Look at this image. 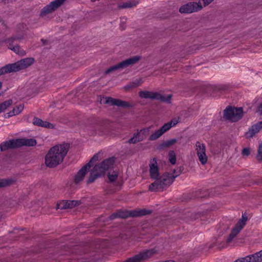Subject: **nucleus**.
Instances as JSON below:
<instances>
[{"instance_id": "nucleus-1", "label": "nucleus", "mask_w": 262, "mask_h": 262, "mask_svg": "<svg viewBox=\"0 0 262 262\" xmlns=\"http://www.w3.org/2000/svg\"><path fill=\"white\" fill-rule=\"evenodd\" d=\"M69 144L63 143L51 147L45 157V163L49 168H54L60 164L66 156Z\"/></svg>"}, {"instance_id": "nucleus-2", "label": "nucleus", "mask_w": 262, "mask_h": 262, "mask_svg": "<svg viewBox=\"0 0 262 262\" xmlns=\"http://www.w3.org/2000/svg\"><path fill=\"white\" fill-rule=\"evenodd\" d=\"M115 161L116 158L113 157L105 159L101 163L95 165L91 171L89 177L87 180V183H92L98 178L104 175L106 171L114 165Z\"/></svg>"}, {"instance_id": "nucleus-3", "label": "nucleus", "mask_w": 262, "mask_h": 262, "mask_svg": "<svg viewBox=\"0 0 262 262\" xmlns=\"http://www.w3.org/2000/svg\"><path fill=\"white\" fill-rule=\"evenodd\" d=\"M149 173L150 178L155 181L150 184L148 187V190L150 191H156L159 189H163L167 188V185H161V187H160V184H162L163 180L162 175L160 176L159 169L158 166L157 160L156 158H154L149 164Z\"/></svg>"}, {"instance_id": "nucleus-4", "label": "nucleus", "mask_w": 262, "mask_h": 262, "mask_svg": "<svg viewBox=\"0 0 262 262\" xmlns=\"http://www.w3.org/2000/svg\"><path fill=\"white\" fill-rule=\"evenodd\" d=\"M243 116V110L242 107H235L228 106L224 111V118L226 120H230L234 122L238 121Z\"/></svg>"}, {"instance_id": "nucleus-5", "label": "nucleus", "mask_w": 262, "mask_h": 262, "mask_svg": "<svg viewBox=\"0 0 262 262\" xmlns=\"http://www.w3.org/2000/svg\"><path fill=\"white\" fill-rule=\"evenodd\" d=\"M139 96L141 98L157 100L167 103H171L172 96L171 95L164 96L158 92H152L148 91H140L139 92Z\"/></svg>"}, {"instance_id": "nucleus-6", "label": "nucleus", "mask_w": 262, "mask_h": 262, "mask_svg": "<svg viewBox=\"0 0 262 262\" xmlns=\"http://www.w3.org/2000/svg\"><path fill=\"white\" fill-rule=\"evenodd\" d=\"M141 57L139 56H135L125 60H123L119 63L107 69L104 72L105 74H108L111 72L115 71L119 69H123L137 63L140 59Z\"/></svg>"}, {"instance_id": "nucleus-7", "label": "nucleus", "mask_w": 262, "mask_h": 262, "mask_svg": "<svg viewBox=\"0 0 262 262\" xmlns=\"http://www.w3.org/2000/svg\"><path fill=\"white\" fill-rule=\"evenodd\" d=\"M104 127L102 122L97 119L90 121L85 127V130L90 136L96 134L100 136L103 134Z\"/></svg>"}, {"instance_id": "nucleus-8", "label": "nucleus", "mask_w": 262, "mask_h": 262, "mask_svg": "<svg viewBox=\"0 0 262 262\" xmlns=\"http://www.w3.org/2000/svg\"><path fill=\"white\" fill-rule=\"evenodd\" d=\"M184 170V167L182 166H179L177 167L176 169L173 170L172 173L169 172H165L162 174V180L163 183L162 185H167V187L169 186L172 182L174 181L176 178L179 176ZM161 184H160V187L161 186Z\"/></svg>"}, {"instance_id": "nucleus-9", "label": "nucleus", "mask_w": 262, "mask_h": 262, "mask_svg": "<svg viewBox=\"0 0 262 262\" xmlns=\"http://www.w3.org/2000/svg\"><path fill=\"white\" fill-rule=\"evenodd\" d=\"M248 220V217L244 215L236 223L235 227L232 229L231 233L226 239V243L229 244L233 238L239 233L246 224V222Z\"/></svg>"}, {"instance_id": "nucleus-10", "label": "nucleus", "mask_w": 262, "mask_h": 262, "mask_svg": "<svg viewBox=\"0 0 262 262\" xmlns=\"http://www.w3.org/2000/svg\"><path fill=\"white\" fill-rule=\"evenodd\" d=\"M177 123L178 121L177 120H171L170 122L165 123L159 129L151 134L149 137V140L150 141L157 140L163 134L170 129L171 127L177 124Z\"/></svg>"}, {"instance_id": "nucleus-11", "label": "nucleus", "mask_w": 262, "mask_h": 262, "mask_svg": "<svg viewBox=\"0 0 262 262\" xmlns=\"http://www.w3.org/2000/svg\"><path fill=\"white\" fill-rule=\"evenodd\" d=\"M203 8L200 2H189L182 5L179 8V12L181 13H191L201 10Z\"/></svg>"}, {"instance_id": "nucleus-12", "label": "nucleus", "mask_w": 262, "mask_h": 262, "mask_svg": "<svg viewBox=\"0 0 262 262\" xmlns=\"http://www.w3.org/2000/svg\"><path fill=\"white\" fill-rule=\"evenodd\" d=\"M66 0H54L50 4L43 7L40 12V15L42 17L46 16L58 8Z\"/></svg>"}, {"instance_id": "nucleus-13", "label": "nucleus", "mask_w": 262, "mask_h": 262, "mask_svg": "<svg viewBox=\"0 0 262 262\" xmlns=\"http://www.w3.org/2000/svg\"><path fill=\"white\" fill-rule=\"evenodd\" d=\"M34 62V59L33 58H26L12 64L16 72L28 68Z\"/></svg>"}, {"instance_id": "nucleus-14", "label": "nucleus", "mask_w": 262, "mask_h": 262, "mask_svg": "<svg viewBox=\"0 0 262 262\" xmlns=\"http://www.w3.org/2000/svg\"><path fill=\"white\" fill-rule=\"evenodd\" d=\"M195 146L199 159L201 163L204 165L207 162V157L205 152V145L204 143H201L198 141L196 143Z\"/></svg>"}, {"instance_id": "nucleus-15", "label": "nucleus", "mask_w": 262, "mask_h": 262, "mask_svg": "<svg viewBox=\"0 0 262 262\" xmlns=\"http://www.w3.org/2000/svg\"><path fill=\"white\" fill-rule=\"evenodd\" d=\"M17 148H18L17 139L6 141L0 144V150L2 152L10 149H15Z\"/></svg>"}, {"instance_id": "nucleus-16", "label": "nucleus", "mask_w": 262, "mask_h": 262, "mask_svg": "<svg viewBox=\"0 0 262 262\" xmlns=\"http://www.w3.org/2000/svg\"><path fill=\"white\" fill-rule=\"evenodd\" d=\"M262 128V121L258 122L255 124L253 125L248 132L245 134L246 138H252L255 134L258 133Z\"/></svg>"}, {"instance_id": "nucleus-17", "label": "nucleus", "mask_w": 262, "mask_h": 262, "mask_svg": "<svg viewBox=\"0 0 262 262\" xmlns=\"http://www.w3.org/2000/svg\"><path fill=\"white\" fill-rule=\"evenodd\" d=\"M262 128V121L258 122L255 124L253 125L248 132L245 134L246 138H252L255 134L258 133Z\"/></svg>"}, {"instance_id": "nucleus-18", "label": "nucleus", "mask_w": 262, "mask_h": 262, "mask_svg": "<svg viewBox=\"0 0 262 262\" xmlns=\"http://www.w3.org/2000/svg\"><path fill=\"white\" fill-rule=\"evenodd\" d=\"M89 166V164H86L84 165L77 173L74 178V182L76 184H78L80 182L83 180L85 174L88 172V170L89 168L88 166Z\"/></svg>"}, {"instance_id": "nucleus-19", "label": "nucleus", "mask_w": 262, "mask_h": 262, "mask_svg": "<svg viewBox=\"0 0 262 262\" xmlns=\"http://www.w3.org/2000/svg\"><path fill=\"white\" fill-rule=\"evenodd\" d=\"M18 148L23 146H34L36 145V140L34 139L19 138L17 139Z\"/></svg>"}, {"instance_id": "nucleus-20", "label": "nucleus", "mask_w": 262, "mask_h": 262, "mask_svg": "<svg viewBox=\"0 0 262 262\" xmlns=\"http://www.w3.org/2000/svg\"><path fill=\"white\" fill-rule=\"evenodd\" d=\"M32 123L36 126L46 127L48 128H53L54 127V125L46 121H43L40 118L37 117H34Z\"/></svg>"}, {"instance_id": "nucleus-21", "label": "nucleus", "mask_w": 262, "mask_h": 262, "mask_svg": "<svg viewBox=\"0 0 262 262\" xmlns=\"http://www.w3.org/2000/svg\"><path fill=\"white\" fill-rule=\"evenodd\" d=\"M24 38L25 37L23 33H17L12 35L11 37L6 39L5 42H10L11 45H12V43H18V42H19L24 39Z\"/></svg>"}, {"instance_id": "nucleus-22", "label": "nucleus", "mask_w": 262, "mask_h": 262, "mask_svg": "<svg viewBox=\"0 0 262 262\" xmlns=\"http://www.w3.org/2000/svg\"><path fill=\"white\" fill-rule=\"evenodd\" d=\"M6 43L8 44V49L13 51L15 53H16L18 55H25V54H26L25 51L23 49H21L20 48V46L18 45V43H12V45H11L10 43V42H6Z\"/></svg>"}, {"instance_id": "nucleus-23", "label": "nucleus", "mask_w": 262, "mask_h": 262, "mask_svg": "<svg viewBox=\"0 0 262 262\" xmlns=\"http://www.w3.org/2000/svg\"><path fill=\"white\" fill-rule=\"evenodd\" d=\"M151 210L142 209L132 210V217H139L150 214L152 213Z\"/></svg>"}, {"instance_id": "nucleus-24", "label": "nucleus", "mask_w": 262, "mask_h": 262, "mask_svg": "<svg viewBox=\"0 0 262 262\" xmlns=\"http://www.w3.org/2000/svg\"><path fill=\"white\" fill-rule=\"evenodd\" d=\"M24 105L20 104L16 107H14L12 111L7 113L5 117L6 118H9L13 116H15L20 113L24 109Z\"/></svg>"}, {"instance_id": "nucleus-25", "label": "nucleus", "mask_w": 262, "mask_h": 262, "mask_svg": "<svg viewBox=\"0 0 262 262\" xmlns=\"http://www.w3.org/2000/svg\"><path fill=\"white\" fill-rule=\"evenodd\" d=\"M249 262H260L262 261V250L253 254L247 256Z\"/></svg>"}, {"instance_id": "nucleus-26", "label": "nucleus", "mask_w": 262, "mask_h": 262, "mask_svg": "<svg viewBox=\"0 0 262 262\" xmlns=\"http://www.w3.org/2000/svg\"><path fill=\"white\" fill-rule=\"evenodd\" d=\"M177 142V140L176 139H172L168 140L167 141H165L160 144L157 146V149L160 150H162L166 148L169 147L171 145L175 144Z\"/></svg>"}, {"instance_id": "nucleus-27", "label": "nucleus", "mask_w": 262, "mask_h": 262, "mask_svg": "<svg viewBox=\"0 0 262 262\" xmlns=\"http://www.w3.org/2000/svg\"><path fill=\"white\" fill-rule=\"evenodd\" d=\"M12 72H15L12 63L6 64L0 68V76Z\"/></svg>"}, {"instance_id": "nucleus-28", "label": "nucleus", "mask_w": 262, "mask_h": 262, "mask_svg": "<svg viewBox=\"0 0 262 262\" xmlns=\"http://www.w3.org/2000/svg\"><path fill=\"white\" fill-rule=\"evenodd\" d=\"M143 140L144 137L141 136L140 133L138 131L137 133H134L133 137L128 140V142L130 144H136Z\"/></svg>"}, {"instance_id": "nucleus-29", "label": "nucleus", "mask_w": 262, "mask_h": 262, "mask_svg": "<svg viewBox=\"0 0 262 262\" xmlns=\"http://www.w3.org/2000/svg\"><path fill=\"white\" fill-rule=\"evenodd\" d=\"M16 182L14 179H0V188L9 186Z\"/></svg>"}, {"instance_id": "nucleus-30", "label": "nucleus", "mask_w": 262, "mask_h": 262, "mask_svg": "<svg viewBox=\"0 0 262 262\" xmlns=\"http://www.w3.org/2000/svg\"><path fill=\"white\" fill-rule=\"evenodd\" d=\"M139 3L138 1H130L123 3L121 5H119L118 7L120 9H125L128 8H132L137 6Z\"/></svg>"}, {"instance_id": "nucleus-31", "label": "nucleus", "mask_w": 262, "mask_h": 262, "mask_svg": "<svg viewBox=\"0 0 262 262\" xmlns=\"http://www.w3.org/2000/svg\"><path fill=\"white\" fill-rule=\"evenodd\" d=\"M119 217L121 219H126L128 217H132V211H123L119 210L117 211Z\"/></svg>"}, {"instance_id": "nucleus-32", "label": "nucleus", "mask_w": 262, "mask_h": 262, "mask_svg": "<svg viewBox=\"0 0 262 262\" xmlns=\"http://www.w3.org/2000/svg\"><path fill=\"white\" fill-rule=\"evenodd\" d=\"M12 104V100L9 99L0 104V113L5 111L9 106Z\"/></svg>"}, {"instance_id": "nucleus-33", "label": "nucleus", "mask_w": 262, "mask_h": 262, "mask_svg": "<svg viewBox=\"0 0 262 262\" xmlns=\"http://www.w3.org/2000/svg\"><path fill=\"white\" fill-rule=\"evenodd\" d=\"M119 99H116L111 97L105 98V104H109L111 106H117Z\"/></svg>"}, {"instance_id": "nucleus-34", "label": "nucleus", "mask_w": 262, "mask_h": 262, "mask_svg": "<svg viewBox=\"0 0 262 262\" xmlns=\"http://www.w3.org/2000/svg\"><path fill=\"white\" fill-rule=\"evenodd\" d=\"M68 201L63 200L57 204V209H66L69 208Z\"/></svg>"}, {"instance_id": "nucleus-35", "label": "nucleus", "mask_w": 262, "mask_h": 262, "mask_svg": "<svg viewBox=\"0 0 262 262\" xmlns=\"http://www.w3.org/2000/svg\"><path fill=\"white\" fill-rule=\"evenodd\" d=\"M117 106L123 108H131L133 106L130 103L127 101H123L120 99L118 100Z\"/></svg>"}, {"instance_id": "nucleus-36", "label": "nucleus", "mask_w": 262, "mask_h": 262, "mask_svg": "<svg viewBox=\"0 0 262 262\" xmlns=\"http://www.w3.org/2000/svg\"><path fill=\"white\" fill-rule=\"evenodd\" d=\"M168 158L169 161L170 163L174 165L176 163V155L173 150H170L168 152Z\"/></svg>"}, {"instance_id": "nucleus-37", "label": "nucleus", "mask_w": 262, "mask_h": 262, "mask_svg": "<svg viewBox=\"0 0 262 262\" xmlns=\"http://www.w3.org/2000/svg\"><path fill=\"white\" fill-rule=\"evenodd\" d=\"M139 84H140V82L138 81L132 82V83H130L124 86V89L126 90H128L129 89H132L137 87L139 85Z\"/></svg>"}, {"instance_id": "nucleus-38", "label": "nucleus", "mask_w": 262, "mask_h": 262, "mask_svg": "<svg viewBox=\"0 0 262 262\" xmlns=\"http://www.w3.org/2000/svg\"><path fill=\"white\" fill-rule=\"evenodd\" d=\"M107 177L110 181L111 182H113L117 179L118 174L117 172L114 171L112 173L109 172Z\"/></svg>"}, {"instance_id": "nucleus-39", "label": "nucleus", "mask_w": 262, "mask_h": 262, "mask_svg": "<svg viewBox=\"0 0 262 262\" xmlns=\"http://www.w3.org/2000/svg\"><path fill=\"white\" fill-rule=\"evenodd\" d=\"M256 158L258 161L262 162V141L259 145Z\"/></svg>"}, {"instance_id": "nucleus-40", "label": "nucleus", "mask_w": 262, "mask_h": 262, "mask_svg": "<svg viewBox=\"0 0 262 262\" xmlns=\"http://www.w3.org/2000/svg\"><path fill=\"white\" fill-rule=\"evenodd\" d=\"M68 202L69 204V208H72L75 206L79 205L81 204L80 201L68 200Z\"/></svg>"}, {"instance_id": "nucleus-41", "label": "nucleus", "mask_w": 262, "mask_h": 262, "mask_svg": "<svg viewBox=\"0 0 262 262\" xmlns=\"http://www.w3.org/2000/svg\"><path fill=\"white\" fill-rule=\"evenodd\" d=\"M99 157L98 154H95L94 155V156L91 159L89 162H88L87 164H89V166H88V167L90 169L93 166V162L94 161H97L98 160Z\"/></svg>"}, {"instance_id": "nucleus-42", "label": "nucleus", "mask_w": 262, "mask_h": 262, "mask_svg": "<svg viewBox=\"0 0 262 262\" xmlns=\"http://www.w3.org/2000/svg\"><path fill=\"white\" fill-rule=\"evenodd\" d=\"M149 131V128H144L140 130V134H141V136L144 137V139L146 137V136L148 134V132Z\"/></svg>"}, {"instance_id": "nucleus-43", "label": "nucleus", "mask_w": 262, "mask_h": 262, "mask_svg": "<svg viewBox=\"0 0 262 262\" xmlns=\"http://www.w3.org/2000/svg\"><path fill=\"white\" fill-rule=\"evenodd\" d=\"M229 229V226L227 225L223 226L222 228L220 229L221 231L219 232V235H222L223 234L225 233Z\"/></svg>"}, {"instance_id": "nucleus-44", "label": "nucleus", "mask_w": 262, "mask_h": 262, "mask_svg": "<svg viewBox=\"0 0 262 262\" xmlns=\"http://www.w3.org/2000/svg\"><path fill=\"white\" fill-rule=\"evenodd\" d=\"M242 154L243 156H248L250 154V149L248 147L244 148L242 151Z\"/></svg>"}, {"instance_id": "nucleus-45", "label": "nucleus", "mask_w": 262, "mask_h": 262, "mask_svg": "<svg viewBox=\"0 0 262 262\" xmlns=\"http://www.w3.org/2000/svg\"><path fill=\"white\" fill-rule=\"evenodd\" d=\"M214 0H200L199 2H200V4L202 5V2L203 4L204 7L210 4Z\"/></svg>"}, {"instance_id": "nucleus-46", "label": "nucleus", "mask_w": 262, "mask_h": 262, "mask_svg": "<svg viewBox=\"0 0 262 262\" xmlns=\"http://www.w3.org/2000/svg\"><path fill=\"white\" fill-rule=\"evenodd\" d=\"M118 218H119V215H118L117 211L112 213L109 216V220H115V219H118Z\"/></svg>"}, {"instance_id": "nucleus-47", "label": "nucleus", "mask_w": 262, "mask_h": 262, "mask_svg": "<svg viewBox=\"0 0 262 262\" xmlns=\"http://www.w3.org/2000/svg\"><path fill=\"white\" fill-rule=\"evenodd\" d=\"M215 90L220 92H222V91L226 90V87L225 86L220 85V86L216 87L215 88Z\"/></svg>"}, {"instance_id": "nucleus-48", "label": "nucleus", "mask_w": 262, "mask_h": 262, "mask_svg": "<svg viewBox=\"0 0 262 262\" xmlns=\"http://www.w3.org/2000/svg\"><path fill=\"white\" fill-rule=\"evenodd\" d=\"M256 112L258 113L260 115H262V102L258 106Z\"/></svg>"}, {"instance_id": "nucleus-49", "label": "nucleus", "mask_w": 262, "mask_h": 262, "mask_svg": "<svg viewBox=\"0 0 262 262\" xmlns=\"http://www.w3.org/2000/svg\"><path fill=\"white\" fill-rule=\"evenodd\" d=\"M41 41L42 42L43 45H45L46 42L48 41L47 40L44 39H41Z\"/></svg>"}, {"instance_id": "nucleus-50", "label": "nucleus", "mask_w": 262, "mask_h": 262, "mask_svg": "<svg viewBox=\"0 0 262 262\" xmlns=\"http://www.w3.org/2000/svg\"><path fill=\"white\" fill-rule=\"evenodd\" d=\"M2 87V82L0 81V90H1Z\"/></svg>"}, {"instance_id": "nucleus-51", "label": "nucleus", "mask_w": 262, "mask_h": 262, "mask_svg": "<svg viewBox=\"0 0 262 262\" xmlns=\"http://www.w3.org/2000/svg\"><path fill=\"white\" fill-rule=\"evenodd\" d=\"M6 0H0V2H4L5 3H6Z\"/></svg>"}, {"instance_id": "nucleus-52", "label": "nucleus", "mask_w": 262, "mask_h": 262, "mask_svg": "<svg viewBox=\"0 0 262 262\" xmlns=\"http://www.w3.org/2000/svg\"><path fill=\"white\" fill-rule=\"evenodd\" d=\"M0 262H4V261L1 260V259H0Z\"/></svg>"}]
</instances>
